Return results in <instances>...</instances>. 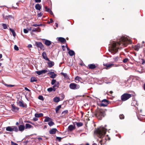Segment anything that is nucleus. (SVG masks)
<instances>
[{
  "label": "nucleus",
  "instance_id": "54",
  "mask_svg": "<svg viewBox=\"0 0 145 145\" xmlns=\"http://www.w3.org/2000/svg\"><path fill=\"white\" fill-rule=\"evenodd\" d=\"M53 22V20L52 19H50V21L48 22V24H50V23H52Z\"/></svg>",
  "mask_w": 145,
  "mask_h": 145
},
{
  "label": "nucleus",
  "instance_id": "38",
  "mask_svg": "<svg viewBox=\"0 0 145 145\" xmlns=\"http://www.w3.org/2000/svg\"><path fill=\"white\" fill-rule=\"evenodd\" d=\"M56 82H56V80L53 79L52 81L51 84L52 85H53L55 84Z\"/></svg>",
  "mask_w": 145,
  "mask_h": 145
},
{
  "label": "nucleus",
  "instance_id": "59",
  "mask_svg": "<svg viewBox=\"0 0 145 145\" xmlns=\"http://www.w3.org/2000/svg\"><path fill=\"white\" fill-rule=\"evenodd\" d=\"M32 25L33 26L37 27L38 26V24H33Z\"/></svg>",
  "mask_w": 145,
  "mask_h": 145
},
{
  "label": "nucleus",
  "instance_id": "42",
  "mask_svg": "<svg viewBox=\"0 0 145 145\" xmlns=\"http://www.w3.org/2000/svg\"><path fill=\"white\" fill-rule=\"evenodd\" d=\"M45 8L46 9L45 11L47 12H49L51 10L49 8H48L47 6L45 7Z\"/></svg>",
  "mask_w": 145,
  "mask_h": 145
},
{
  "label": "nucleus",
  "instance_id": "24",
  "mask_svg": "<svg viewBox=\"0 0 145 145\" xmlns=\"http://www.w3.org/2000/svg\"><path fill=\"white\" fill-rule=\"evenodd\" d=\"M89 69H93L96 67V65L94 64H90L88 65Z\"/></svg>",
  "mask_w": 145,
  "mask_h": 145
},
{
  "label": "nucleus",
  "instance_id": "57",
  "mask_svg": "<svg viewBox=\"0 0 145 145\" xmlns=\"http://www.w3.org/2000/svg\"><path fill=\"white\" fill-rule=\"evenodd\" d=\"M37 31V30L36 28H34L32 30V31L33 32H36Z\"/></svg>",
  "mask_w": 145,
  "mask_h": 145
},
{
  "label": "nucleus",
  "instance_id": "2",
  "mask_svg": "<svg viewBox=\"0 0 145 145\" xmlns=\"http://www.w3.org/2000/svg\"><path fill=\"white\" fill-rule=\"evenodd\" d=\"M106 131L107 129L104 127H100L95 131V133L97 134V136L99 138L102 139L99 141V143L101 145L104 144L106 141V139H104L103 138L106 133Z\"/></svg>",
  "mask_w": 145,
  "mask_h": 145
},
{
  "label": "nucleus",
  "instance_id": "22",
  "mask_svg": "<svg viewBox=\"0 0 145 145\" xmlns=\"http://www.w3.org/2000/svg\"><path fill=\"white\" fill-rule=\"evenodd\" d=\"M25 127L24 125H20L19 126V130L20 131H23L24 130Z\"/></svg>",
  "mask_w": 145,
  "mask_h": 145
},
{
  "label": "nucleus",
  "instance_id": "43",
  "mask_svg": "<svg viewBox=\"0 0 145 145\" xmlns=\"http://www.w3.org/2000/svg\"><path fill=\"white\" fill-rule=\"evenodd\" d=\"M2 26L3 27V28L4 29H6L7 28V25L5 24H2Z\"/></svg>",
  "mask_w": 145,
  "mask_h": 145
},
{
  "label": "nucleus",
  "instance_id": "51",
  "mask_svg": "<svg viewBox=\"0 0 145 145\" xmlns=\"http://www.w3.org/2000/svg\"><path fill=\"white\" fill-rule=\"evenodd\" d=\"M12 17L11 15H9L8 16H6L5 18L8 19V18H12Z\"/></svg>",
  "mask_w": 145,
  "mask_h": 145
},
{
  "label": "nucleus",
  "instance_id": "30",
  "mask_svg": "<svg viewBox=\"0 0 145 145\" xmlns=\"http://www.w3.org/2000/svg\"><path fill=\"white\" fill-rule=\"evenodd\" d=\"M25 125L26 129H29L31 128H33V126H32L29 124H26Z\"/></svg>",
  "mask_w": 145,
  "mask_h": 145
},
{
  "label": "nucleus",
  "instance_id": "19",
  "mask_svg": "<svg viewBox=\"0 0 145 145\" xmlns=\"http://www.w3.org/2000/svg\"><path fill=\"white\" fill-rule=\"evenodd\" d=\"M19 109V108L14 106L13 105H12V111L14 112H17Z\"/></svg>",
  "mask_w": 145,
  "mask_h": 145
},
{
  "label": "nucleus",
  "instance_id": "52",
  "mask_svg": "<svg viewBox=\"0 0 145 145\" xmlns=\"http://www.w3.org/2000/svg\"><path fill=\"white\" fill-rule=\"evenodd\" d=\"M24 32L25 33H28V31L26 29H24Z\"/></svg>",
  "mask_w": 145,
  "mask_h": 145
},
{
  "label": "nucleus",
  "instance_id": "47",
  "mask_svg": "<svg viewBox=\"0 0 145 145\" xmlns=\"http://www.w3.org/2000/svg\"><path fill=\"white\" fill-rule=\"evenodd\" d=\"M61 98H60V99H61L60 100H62L64 98L65 96L64 95L62 94L60 96Z\"/></svg>",
  "mask_w": 145,
  "mask_h": 145
},
{
  "label": "nucleus",
  "instance_id": "32",
  "mask_svg": "<svg viewBox=\"0 0 145 145\" xmlns=\"http://www.w3.org/2000/svg\"><path fill=\"white\" fill-rule=\"evenodd\" d=\"M61 105L57 106L56 108V113H57L59 109L61 108Z\"/></svg>",
  "mask_w": 145,
  "mask_h": 145
},
{
  "label": "nucleus",
  "instance_id": "63",
  "mask_svg": "<svg viewBox=\"0 0 145 145\" xmlns=\"http://www.w3.org/2000/svg\"><path fill=\"white\" fill-rule=\"evenodd\" d=\"M2 55L1 54H0V59L2 58Z\"/></svg>",
  "mask_w": 145,
  "mask_h": 145
},
{
  "label": "nucleus",
  "instance_id": "13",
  "mask_svg": "<svg viewBox=\"0 0 145 145\" xmlns=\"http://www.w3.org/2000/svg\"><path fill=\"white\" fill-rule=\"evenodd\" d=\"M104 65L106 67V69H108L109 68H110L111 67H112V65H114V64L113 63H106V64H104Z\"/></svg>",
  "mask_w": 145,
  "mask_h": 145
},
{
  "label": "nucleus",
  "instance_id": "49",
  "mask_svg": "<svg viewBox=\"0 0 145 145\" xmlns=\"http://www.w3.org/2000/svg\"><path fill=\"white\" fill-rule=\"evenodd\" d=\"M56 139L58 140L59 142H60L62 139V138L59 137H56Z\"/></svg>",
  "mask_w": 145,
  "mask_h": 145
},
{
  "label": "nucleus",
  "instance_id": "3",
  "mask_svg": "<svg viewBox=\"0 0 145 145\" xmlns=\"http://www.w3.org/2000/svg\"><path fill=\"white\" fill-rule=\"evenodd\" d=\"M95 114L99 119L101 120L104 116L105 113L102 110H98L96 112Z\"/></svg>",
  "mask_w": 145,
  "mask_h": 145
},
{
  "label": "nucleus",
  "instance_id": "31",
  "mask_svg": "<svg viewBox=\"0 0 145 145\" xmlns=\"http://www.w3.org/2000/svg\"><path fill=\"white\" fill-rule=\"evenodd\" d=\"M37 79L36 77H32L30 79V82H36L37 81Z\"/></svg>",
  "mask_w": 145,
  "mask_h": 145
},
{
  "label": "nucleus",
  "instance_id": "41",
  "mask_svg": "<svg viewBox=\"0 0 145 145\" xmlns=\"http://www.w3.org/2000/svg\"><path fill=\"white\" fill-rule=\"evenodd\" d=\"M38 99H39L43 101L44 100V98L42 95H40L38 97Z\"/></svg>",
  "mask_w": 145,
  "mask_h": 145
},
{
  "label": "nucleus",
  "instance_id": "15",
  "mask_svg": "<svg viewBox=\"0 0 145 145\" xmlns=\"http://www.w3.org/2000/svg\"><path fill=\"white\" fill-rule=\"evenodd\" d=\"M75 128V126H73L72 125H70L68 127V131H72Z\"/></svg>",
  "mask_w": 145,
  "mask_h": 145
},
{
  "label": "nucleus",
  "instance_id": "29",
  "mask_svg": "<svg viewBox=\"0 0 145 145\" xmlns=\"http://www.w3.org/2000/svg\"><path fill=\"white\" fill-rule=\"evenodd\" d=\"M52 119L48 116H46L44 121L45 122H48L52 121Z\"/></svg>",
  "mask_w": 145,
  "mask_h": 145
},
{
  "label": "nucleus",
  "instance_id": "58",
  "mask_svg": "<svg viewBox=\"0 0 145 145\" xmlns=\"http://www.w3.org/2000/svg\"><path fill=\"white\" fill-rule=\"evenodd\" d=\"M48 12L50 13V14L53 15V13L51 10H50Z\"/></svg>",
  "mask_w": 145,
  "mask_h": 145
},
{
  "label": "nucleus",
  "instance_id": "17",
  "mask_svg": "<svg viewBox=\"0 0 145 145\" xmlns=\"http://www.w3.org/2000/svg\"><path fill=\"white\" fill-rule=\"evenodd\" d=\"M140 48V45L139 44H138L136 45L133 46V48L134 50L136 51H138L139 49Z\"/></svg>",
  "mask_w": 145,
  "mask_h": 145
},
{
  "label": "nucleus",
  "instance_id": "36",
  "mask_svg": "<svg viewBox=\"0 0 145 145\" xmlns=\"http://www.w3.org/2000/svg\"><path fill=\"white\" fill-rule=\"evenodd\" d=\"M61 74L63 75L65 78L67 79H68V78L69 77L67 74L63 72H61Z\"/></svg>",
  "mask_w": 145,
  "mask_h": 145
},
{
  "label": "nucleus",
  "instance_id": "5",
  "mask_svg": "<svg viewBox=\"0 0 145 145\" xmlns=\"http://www.w3.org/2000/svg\"><path fill=\"white\" fill-rule=\"evenodd\" d=\"M6 129L7 131L10 132L14 131L16 132H18V128L16 126H8L6 128Z\"/></svg>",
  "mask_w": 145,
  "mask_h": 145
},
{
  "label": "nucleus",
  "instance_id": "46",
  "mask_svg": "<svg viewBox=\"0 0 145 145\" xmlns=\"http://www.w3.org/2000/svg\"><path fill=\"white\" fill-rule=\"evenodd\" d=\"M14 49L18 51L19 50V48L16 45H15L14 46Z\"/></svg>",
  "mask_w": 145,
  "mask_h": 145
},
{
  "label": "nucleus",
  "instance_id": "26",
  "mask_svg": "<svg viewBox=\"0 0 145 145\" xmlns=\"http://www.w3.org/2000/svg\"><path fill=\"white\" fill-rule=\"evenodd\" d=\"M45 44L47 46H49L51 44V42L48 40H46L45 42Z\"/></svg>",
  "mask_w": 145,
  "mask_h": 145
},
{
  "label": "nucleus",
  "instance_id": "1",
  "mask_svg": "<svg viewBox=\"0 0 145 145\" xmlns=\"http://www.w3.org/2000/svg\"><path fill=\"white\" fill-rule=\"evenodd\" d=\"M132 43L131 40L125 36H123L117 40V42L111 41L108 47V50L112 54H114L118 51L120 46H126L127 44Z\"/></svg>",
  "mask_w": 145,
  "mask_h": 145
},
{
  "label": "nucleus",
  "instance_id": "6",
  "mask_svg": "<svg viewBox=\"0 0 145 145\" xmlns=\"http://www.w3.org/2000/svg\"><path fill=\"white\" fill-rule=\"evenodd\" d=\"M80 86L77 84L71 83L69 85V88L71 89H79L80 88Z\"/></svg>",
  "mask_w": 145,
  "mask_h": 145
},
{
  "label": "nucleus",
  "instance_id": "25",
  "mask_svg": "<svg viewBox=\"0 0 145 145\" xmlns=\"http://www.w3.org/2000/svg\"><path fill=\"white\" fill-rule=\"evenodd\" d=\"M49 62L48 63V65L49 67H51L54 65V63L53 61H51L50 60Z\"/></svg>",
  "mask_w": 145,
  "mask_h": 145
},
{
  "label": "nucleus",
  "instance_id": "50",
  "mask_svg": "<svg viewBox=\"0 0 145 145\" xmlns=\"http://www.w3.org/2000/svg\"><path fill=\"white\" fill-rule=\"evenodd\" d=\"M11 145H18V144L15 143L12 141H11Z\"/></svg>",
  "mask_w": 145,
  "mask_h": 145
},
{
  "label": "nucleus",
  "instance_id": "18",
  "mask_svg": "<svg viewBox=\"0 0 145 145\" xmlns=\"http://www.w3.org/2000/svg\"><path fill=\"white\" fill-rule=\"evenodd\" d=\"M58 41H60L61 42H66V39L64 38L59 37L57 38Z\"/></svg>",
  "mask_w": 145,
  "mask_h": 145
},
{
  "label": "nucleus",
  "instance_id": "48",
  "mask_svg": "<svg viewBox=\"0 0 145 145\" xmlns=\"http://www.w3.org/2000/svg\"><path fill=\"white\" fill-rule=\"evenodd\" d=\"M42 14H43L42 13L40 12V13H38L37 15L38 17H41L42 16Z\"/></svg>",
  "mask_w": 145,
  "mask_h": 145
},
{
  "label": "nucleus",
  "instance_id": "62",
  "mask_svg": "<svg viewBox=\"0 0 145 145\" xmlns=\"http://www.w3.org/2000/svg\"><path fill=\"white\" fill-rule=\"evenodd\" d=\"M38 139L39 140H42V138L41 137H39L38 138Z\"/></svg>",
  "mask_w": 145,
  "mask_h": 145
},
{
  "label": "nucleus",
  "instance_id": "23",
  "mask_svg": "<svg viewBox=\"0 0 145 145\" xmlns=\"http://www.w3.org/2000/svg\"><path fill=\"white\" fill-rule=\"evenodd\" d=\"M35 7L36 10H40L41 8V7L39 4H37L35 5Z\"/></svg>",
  "mask_w": 145,
  "mask_h": 145
},
{
  "label": "nucleus",
  "instance_id": "20",
  "mask_svg": "<svg viewBox=\"0 0 145 145\" xmlns=\"http://www.w3.org/2000/svg\"><path fill=\"white\" fill-rule=\"evenodd\" d=\"M120 55L117 56H114L113 57V59L114 62H117L118 61L119 59L120 58Z\"/></svg>",
  "mask_w": 145,
  "mask_h": 145
},
{
  "label": "nucleus",
  "instance_id": "8",
  "mask_svg": "<svg viewBox=\"0 0 145 145\" xmlns=\"http://www.w3.org/2000/svg\"><path fill=\"white\" fill-rule=\"evenodd\" d=\"M36 46L39 48L41 50H44V46L42 43L40 42H35Z\"/></svg>",
  "mask_w": 145,
  "mask_h": 145
},
{
  "label": "nucleus",
  "instance_id": "10",
  "mask_svg": "<svg viewBox=\"0 0 145 145\" xmlns=\"http://www.w3.org/2000/svg\"><path fill=\"white\" fill-rule=\"evenodd\" d=\"M59 82H57L52 87L53 89V91H55L56 90L59 88Z\"/></svg>",
  "mask_w": 145,
  "mask_h": 145
},
{
  "label": "nucleus",
  "instance_id": "12",
  "mask_svg": "<svg viewBox=\"0 0 145 145\" xmlns=\"http://www.w3.org/2000/svg\"><path fill=\"white\" fill-rule=\"evenodd\" d=\"M47 72V71L46 70H43L40 71H36V72L37 74L39 75H40L43 73H45Z\"/></svg>",
  "mask_w": 145,
  "mask_h": 145
},
{
  "label": "nucleus",
  "instance_id": "35",
  "mask_svg": "<svg viewBox=\"0 0 145 145\" xmlns=\"http://www.w3.org/2000/svg\"><path fill=\"white\" fill-rule=\"evenodd\" d=\"M76 126L78 127H81L83 125V124L82 122H77L76 123Z\"/></svg>",
  "mask_w": 145,
  "mask_h": 145
},
{
  "label": "nucleus",
  "instance_id": "33",
  "mask_svg": "<svg viewBox=\"0 0 145 145\" xmlns=\"http://www.w3.org/2000/svg\"><path fill=\"white\" fill-rule=\"evenodd\" d=\"M9 30L12 33L13 36L15 37L16 36V34L14 30L10 28L9 29Z\"/></svg>",
  "mask_w": 145,
  "mask_h": 145
},
{
  "label": "nucleus",
  "instance_id": "39",
  "mask_svg": "<svg viewBox=\"0 0 145 145\" xmlns=\"http://www.w3.org/2000/svg\"><path fill=\"white\" fill-rule=\"evenodd\" d=\"M47 91L49 92H50L52 91H53V89L52 87L48 88L47 89Z\"/></svg>",
  "mask_w": 145,
  "mask_h": 145
},
{
  "label": "nucleus",
  "instance_id": "64",
  "mask_svg": "<svg viewBox=\"0 0 145 145\" xmlns=\"http://www.w3.org/2000/svg\"><path fill=\"white\" fill-rule=\"evenodd\" d=\"M143 88L144 90H145V84H144V86Z\"/></svg>",
  "mask_w": 145,
  "mask_h": 145
},
{
  "label": "nucleus",
  "instance_id": "34",
  "mask_svg": "<svg viewBox=\"0 0 145 145\" xmlns=\"http://www.w3.org/2000/svg\"><path fill=\"white\" fill-rule=\"evenodd\" d=\"M48 125L50 127H51L53 126V125H54V123L53 121H50L48 123Z\"/></svg>",
  "mask_w": 145,
  "mask_h": 145
},
{
  "label": "nucleus",
  "instance_id": "55",
  "mask_svg": "<svg viewBox=\"0 0 145 145\" xmlns=\"http://www.w3.org/2000/svg\"><path fill=\"white\" fill-rule=\"evenodd\" d=\"M41 0H35L36 3H40L41 2Z\"/></svg>",
  "mask_w": 145,
  "mask_h": 145
},
{
  "label": "nucleus",
  "instance_id": "53",
  "mask_svg": "<svg viewBox=\"0 0 145 145\" xmlns=\"http://www.w3.org/2000/svg\"><path fill=\"white\" fill-rule=\"evenodd\" d=\"M38 120V118L37 117H35L33 119V120L36 121H37Z\"/></svg>",
  "mask_w": 145,
  "mask_h": 145
},
{
  "label": "nucleus",
  "instance_id": "4",
  "mask_svg": "<svg viewBox=\"0 0 145 145\" xmlns=\"http://www.w3.org/2000/svg\"><path fill=\"white\" fill-rule=\"evenodd\" d=\"M132 97V95L127 93H124L121 97V98L122 101H125Z\"/></svg>",
  "mask_w": 145,
  "mask_h": 145
},
{
  "label": "nucleus",
  "instance_id": "27",
  "mask_svg": "<svg viewBox=\"0 0 145 145\" xmlns=\"http://www.w3.org/2000/svg\"><path fill=\"white\" fill-rule=\"evenodd\" d=\"M43 116V114L42 113L37 114L36 113L35 114V116L36 117L39 118L41 116Z\"/></svg>",
  "mask_w": 145,
  "mask_h": 145
},
{
  "label": "nucleus",
  "instance_id": "11",
  "mask_svg": "<svg viewBox=\"0 0 145 145\" xmlns=\"http://www.w3.org/2000/svg\"><path fill=\"white\" fill-rule=\"evenodd\" d=\"M48 74H50L51 76L50 77L51 78H54L57 75L55 74L54 72L49 71V72Z\"/></svg>",
  "mask_w": 145,
  "mask_h": 145
},
{
  "label": "nucleus",
  "instance_id": "45",
  "mask_svg": "<svg viewBox=\"0 0 145 145\" xmlns=\"http://www.w3.org/2000/svg\"><path fill=\"white\" fill-rule=\"evenodd\" d=\"M75 79L76 80L80 81L81 79V78L79 76H77L75 77Z\"/></svg>",
  "mask_w": 145,
  "mask_h": 145
},
{
  "label": "nucleus",
  "instance_id": "56",
  "mask_svg": "<svg viewBox=\"0 0 145 145\" xmlns=\"http://www.w3.org/2000/svg\"><path fill=\"white\" fill-rule=\"evenodd\" d=\"M25 90H26V91H29V92H30V91H30L29 89H28V88H26V87H25Z\"/></svg>",
  "mask_w": 145,
  "mask_h": 145
},
{
  "label": "nucleus",
  "instance_id": "16",
  "mask_svg": "<svg viewBox=\"0 0 145 145\" xmlns=\"http://www.w3.org/2000/svg\"><path fill=\"white\" fill-rule=\"evenodd\" d=\"M42 56H43V58L44 59H45L46 60H47L48 61H50L49 59L47 57V56H46V54L45 52H43V53H42Z\"/></svg>",
  "mask_w": 145,
  "mask_h": 145
},
{
  "label": "nucleus",
  "instance_id": "60",
  "mask_svg": "<svg viewBox=\"0 0 145 145\" xmlns=\"http://www.w3.org/2000/svg\"><path fill=\"white\" fill-rule=\"evenodd\" d=\"M68 112V111L67 110L64 111L62 113H67Z\"/></svg>",
  "mask_w": 145,
  "mask_h": 145
},
{
  "label": "nucleus",
  "instance_id": "7",
  "mask_svg": "<svg viewBox=\"0 0 145 145\" xmlns=\"http://www.w3.org/2000/svg\"><path fill=\"white\" fill-rule=\"evenodd\" d=\"M17 103L18 105L20 107H23L27 108V105L26 104H24L23 103V101H18L17 102Z\"/></svg>",
  "mask_w": 145,
  "mask_h": 145
},
{
  "label": "nucleus",
  "instance_id": "28",
  "mask_svg": "<svg viewBox=\"0 0 145 145\" xmlns=\"http://www.w3.org/2000/svg\"><path fill=\"white\" fill-rule=\"evenodd\" d=\"M68 53L71 56H72L75 54L73 50H69L68 52Z\"/></svg>",
  "mask_w": 145,
  "mask_h": 145
},
{
  "label": "nucleus",
  "instance_id": "21",
  "mask_svg": "<svg viewBox=\"0 0 145 145\" xmlns=\"http://www.w3.org/2000/svg\"><path fill=\"white\" fill-rule=\"evenodd\" d=\"M60 101V98L59 97H56L53 99V101L55 103H58Z\"/></svg>",
  "mask_w": 145,
  "mask_h": 145
},
{
  "label": "nucleus",
  "instance_id": "9",
  "mask_svg": "<svg viewBox=\"0 0 145 145\" xmlns=\"http://www.w3.org/2000/svg\"><path fill=\"white\" fill-rule=\"evenodd\" d=\"M108 101L106 99H104L102 101V103H101V106H106L108 104Z\"/></svg>",
  "mask_w": 145,
  "mask_h": 145
},
{
  "label": "nucleus",
  "instance_id": "61",
  "mask_svg": "<svg viewBox=\"0 0 145 145\" xmlns=\"http://www.w3.org/2000/svg\"><path fill=\"white\" fill-rule=\"evenodd\" d=\"M32 46L31 44H28V47H29V48L31 47Z\"/></svg>",
  "mask_w": 145,
  "mask_h": 145
},
{
  "label": "nucleus",
  "instance_id": "37",
  "mask_svg": "<svg viewBox=\"0 0 145 145\" xmlns=\"http://www.w3.org/2000/svg\"><path fill=\"white\" fill-rule=\"evenodd\" d=\"M3 84L6 86L7 87H12L14 86V85H12L11 84Z\"/></svg>",
  "mask_w": 145,
  "mask_h": 145
},
{
  "label": "nucleus",
  "instance_id": "44",
  "mask_svg": "<svg viewBox=\"0 0 145 145\" xmlns=\"http://www.w3.org/2000/svg\"><path fill=\"white\" fill-rule=\"evenodd\" d=\"M119 117L120 119H123L124 118V116L123 114H120Z\"/></svg>",
  "mask_w": 145,
  "mask_h": 145
},
{
  "label": "nucleus",
  "instance_id": "14",
  "mask_svg": "<svg viewBox=\"0 0 145 145\" xmlns=\"http://www.w3.org/2000/svg\"><path fill=\"white\" fill-rule=\"evenodd\" d=\"M57 130L56 128H52L49 131V133L51 134H55Z\"/></svg>",
  "mask_w": 145,
  "mask_h": 145
},
{
  "label": "nucleus",
  "instance_id": "40",
  "mask_svg": "<svg viewBox=\"0 0 145 145\" xmlns=\"http://www.w3.org/2000/svg\"><path fill=\"white\" fill-rule=\"evenodd\" d=\"M129 60V59L127 58H125V59H124L123 61V62L124 63H126V62H127Z\"/></svg>",
  "mask_w": 145,
  "mask_h": 145
}]
</instances>
